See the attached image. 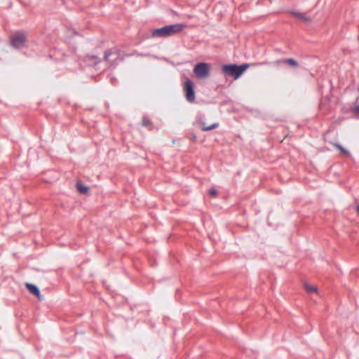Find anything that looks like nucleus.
Listing matches in <instances>:
<instances>
[{
  "label": "nucleus",
  "mask_w": 359,
  "mask_h": 359,
  "mask_svg": "<svg viewBox=\"0 0 359 359\" xmlns=\"http://www.w3.org/2000/svg\"><path fill=\"white\" fill-rule=\"evenodd\" d=\"M334 147L337 149L338 150H339L342 154H345V155H349V152L347 149L343 148L340 144H337V143H334L333 144Z\"/></svg>",
  "instance_id": "12"
},
{
  "label": "nucleus",
  "mask_w": 359,
  "mask_h": 359,
  "mask_svg": "<svg viewBox=\"0 0 359 359\" xmlns=\"http://www.w3.org/2000/svg\"><path fill=\"white\" fill-rule=\"evenodd\" d=\"M186 26L182 24H175L167 25L159 29H154L152 32L154 37H167L182 31Z\"/></svg>",
  "instance_id": "1"
},
{
  "label": "nucleus",
  "mask_w": 359,
  "mask_h": 359,
  "mask_svg": "<svg viewBox=\"0 0 359 359\" xmlns=\"http://www.w3.org/2000/svg\"><path fill=\"white\" fill-rule=\"evenodd\" d=\"M86 60L89 62V64H96L98 62V60L95 56H88L86 57Z\"/></svg>",
  "instance_id": "13"
},
{
  "label": "nucleus",
  "mask_w": 359,
  "mask_h": 359,
  "mask_svg": "<svg viewBox=\"0 0 359 359\" xmlns=\"http://www.w3.org/2000/svg\"><path fill=\"white\" fill-rule=\"evenodd\" d=\"M292 15L296 17L297 18L302 20V21H305V22H309L310 21V19L306 17L305 15V14L302 13H299V12H293L292 13Z\"/></svg>",
  "instance_id": "9"
},
{
  "label": "nucleus",
  "mask_w": 359,
  "mask_h": 359,
  "mask_svg": "<svg viewBox=\"0 0 359 359\" xmlns=\"http://www.w3.org/2000/svg\"><path fill=\"white\" fill-rule=\"evenodd\" d=\"M268 62H261V63H259V65H267Z\"/></svg>",
  "instance_id": "18"
},
{
  "label": "nucleus",
  "mask_w": 359,
  "mask_h": 359,
  "mask_svg": "<svg viewBox=\"0 0 359 359\" xmlns=\"http://www.w3.org/2000/svg\"><path fill=\"white\" fill-rule=\"evenodd\" d=\"M303 285L309 294L318 293V288L315 285H310L308 283H304Z\"/></svg>",
  "instance_id": "8"
},
{
  "label": "nucleus",
  "mask_w": 359,
  "mask_h": 359,
  "mask_svg": "<svg viewBox=\"0 0 359 359\" xmlns=\"http://www.w3.org/2000/svg\"><path fill=\"white\" fill-rule=\"evenodd\" d=\"M25 287L29 291V292L35 295L39 301L43 300V296L41 294L39 288L36 285L32 283H26Z\"/></svg>",
  "instance_id": "6"
},
{
  "label": "nucleus",
  "mask_w": 359,
  "mask_h": 359,
  "mask_svg": "<svg viewBox=\"0 0 359 359\" xmlns=\"http://www.w3.org/2000/svg\"><path fill=\"white\" fill-rule=\"evenodd\" d=\"M210 65L206 62H200L195 65L193 72L199 79L207 78L210 75Z\"/></svg>",
  "instance_id": "3"
},
{
  "label": "nucleus",
  "mask_w": 359,
  "mask_h": 359,
  "mask_svg": "<svg viewBox=\"0 0 359 359\" xmlns=\"http://www.w3.org/2000/svg\"><path fill=\"white\" fill-rule=\"evenodd\" d=\"M184 88L187 100L193 102L195 100V93L191 81L187 79L184 82Z\"/></svg>",
  "instance_id": "5"
},
{
  "label": "nucleus",
  "mask_w": 359,
  "mask_h": 359,
  "mask_svg": "<svg viewBox=\"0 0 359 359\" xmlns=\"http://www.w3.org/2000/svg\"><path fill=\"white\" fill-rule=\"evenodd\" d=\"M150 124H151V121H150L149 119L144 118V119L142 120V125H143L144 126H149V125H150Z\"/></svg>",
  "instance_id": "15"
},
{
  "label": "nucleus",
  "mask_w": 359,
  "mask_h": 359,
  "mask_svg": "<svg viewBox=\"0 0 359 359\" xmlns=\"http://www.w3.org/2000/svg\"><path fill=\"white\" fill-rule=\"evenodd\" d=\"M76 188L77 190L81 194H86L88 191V187L81 183H77Z\"/></svg>",
  "instance_id": "10"
},
{
  "label": "nucleus",
  "mask_w": 359,
  "mask_h": 359,
  "mask_svg": "<svg viewBox=\"0 0 359 359\" xmlns=\"http://www.w3.org/2000/svg\"><path fill=\"white\" fill-rule=\"evenodd\" d=\"M353 111L355 114H357L358 116H359V105L358 106H355L354 108H353Z\"/></svg>",
  "instance_id": "16"
},
{
  "label": "nucleus",
  "mask_w": 359,
  "mask_h": 359,
  "mask_svg": "<svg viewBox=\"0 0 359 359\" xmlns=\"http://www.w3.org/2000/svg\"><path fill=\"white\" fill-rule=\"evenodd\" d=\"M27 40V35L25 32H17L11 37V44L16 48L24 46Z\"/></svg>",
  "instance_id": "4"
},
{
  "label": "nucleus",
  "mask_w": 359,
  "mask_h": 359,
  "mask_svg": "<svg viewBox=\"0 0 359 359\" xmlns=\"http://www.w3.org/2000/svg\"><path fill=\"white\" fill-rule=\"evenodd\" d=\"M356 211H357V212H358V213H359V205H358V206L356 207Z\"/></svg>",
  "instance_id": "19"
},
{
  "label": "nucleus",
  "mask_w": 359,
  "mask_h": 359,
  "mask_svg": "<svg viewBox=\"0 0 359 359\" xmlns=\"http://www.w3.org/2000/svg\"><path fill=\"white\" fill-rule=\"evenodd\" d=\"M218 123H213L212 125H205V123H202V130L203 131H206V130H212V129H214L215 128H217L218 126Z\"/></svg>",
  "instance_id": "11"
},
{
  "label": "nucleus",
  "mask_w": 359,
  "mask_h": 359,
  "mask_svg": "<svg viewBox=\"0 0 359 359\" xmlns=\"http://www.w3.org/2000/svg\"><path fill=\"white\" fill-rule=\"evenodd\" d=\"M276 63L278 65L279 63H283L289 65L293 67H297L298 66V63L296 60H294L292 58H288V59H283L281 60H277L276 61Z\"/></svg>",
  "instance_id": "7"
},
{
  "label": "nucleus",
  "mask_w": 359,
  "mask_h": 359,
  "mask_svg": "<svg viewBox=\"0 0 359 359\" xmlns=\"http://www.w3.org/2000/svg\"><path fill=\"white\" fill-rule=\"evenodd\" d=\"M258 64H243L240 66L236 65H226L222 67V72L229 76L233 77L234 79H238L245 72L250 66H256Z\"/></svg>",
  "instance_id": "2"
},
{
  "label": "nucleus",
  "mask_w": 359,
  "mask_h": 359,
  "mask_svg": "<svg viewBox=\"0 0 359 359\" xmlns=\"http://www.w3.org/2000/svg\"><path fill=\"white\" fill-rule=\"evenodd\" d=\"M111 50H107V51L104 53V60H109V56L111 55Z\"/></svg>",
  "instance_id": "14"
},
{
  "label": "nucleus",
  "mask_w": 359,
  "mask_h": 359,
  "mask_svg": "<svg viewBox=\"0 0 359 359\" xmlns=\"http://www.w3.org/2000/svg\"><path fill=\"white\" fill-rule=\"evenodd\" d=\"M209 194H210V196H215L217 195V191H216V190H215V189H210V190L209 191Z\"/></svg>",
  "instance_id": "17"
}]
</instances>
